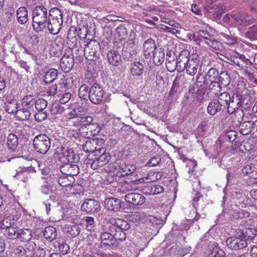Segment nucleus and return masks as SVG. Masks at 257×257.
Here are the masks:
<instances>
[{"label": "nucleus", "instance_id": "f257e3e1", "mask_svg": "<svg viewBox=\"0 0 257 257\" xmlns=\"http://www.w3.org/2000/svg\"><path fill=\"white\" fill-rule=\"evenodd\" d=\"M130 228V225L126 220L120 218H110L106 224L99 229V239L105 245L117 246V240L125 239V230Z\"/></svg>", "mask_w": 257, "mask_h": 257}, {"label": "nucleus", "instance_id": "f03ea898", "mask_svg": "<svg viewBox=\"0 0 257 257\" xmlns=\"http://www.w3.org/2000/svg\"><path fill=\"white\" fill-rule=\"evenodd\" d=\"M50 16V11L43 6H36L33 11V28L39 33L46 29L48 21Z\"/></svg>", "mask_w": 257, "mask_h": 257}, {"label": "nucleus", "instance_id": "7ed1b4c3", "mask_svg": "<svg viewBox=\"0 0 257 257\" xmlns=\"http://www.w3.org/2000/svg\"><path fill=\"white\" fill-rule=\"evenodd\" d=\"M50 15L46 29L50 34L56 35L60 32L63 22L62 13L59 9L54 8L50 11Z\"/></svg>", "mask_w": 257, "mask_h": 257}, {"label": "nucleus", "instance_id": "20e7f679", "mask_svg": "<svg viewBox=\"0 0 257 257\" xmlns=\"http://www.w3.org/2000/svg\"><path fill=\"white\" fill-rule=\"evenodd\" d=\"M220 103L223 105V107L226 109L227 108L228 112L230 114L233 113L238 109L237 103L239 102V97L237 96L232 97L230 94L226 92L220 93L217 99Z\"/></svg>", "mask_w": 257, "mask_h": 257}, {"label": "nucleus", "instance_id": "39448f33", "mask_svg": "<svg viewBox=\"0 0 257 257\" xmlns=\"http://www.w3.org/2000/svg\"><path fill=\"white\" fill-rule=\"evenodd\" d=\"M33 146L35 150L38 153L45 154L50 148V139L46 135L40 134L37 135L33 140Z\"/></svg>", "mask_w": 257, "mask_h": 257}, {"label": "nucleus", "instance_id": "423d86ee", "mask_svg": "<svg viewBox=\"0 0 257 257\" xmlns=\"http://www.w3.org/2000/svg\"><path fill=\"white\" fill-rule=\"evenodd\" d=\"M58 156L60 161L64 164L76 163L79 161V156L72 149L61 147Z\"/></svg>", "mask_w": 257, "mask_h": 257}, {"label": "nucleus", "instance_id": "0eeeda50", "mask_svg": "<svg viewBox=\"0 0 257 257\" xmlns=\"http://www.w3.org/2000/svg\"><path fill=\"white\" fill-rule=\"evenodd\" d=\"M113 170L117 176L120 177L134 174L136 166L134 164H125L123 162H116L113 165Z\"/></svg>", "mask_w": 257, "mask_h": 257}, {"label": "nucleus", "instance_id": "6e6552de", "mask_svg": "<svg viewBox=\"0 0 257 257\" xmlns=\"http://www.w3.org/2000/svg\"><path fill=\"white\" fill-rule=\"evenodd\" d=\"M227 246L232 250L243 249L248 245V242L241 234L228 237L226 239Z\"/></svg>", "mask_w": 257, "mask_h": 257}, {"label": "nucleus", "instance_id": "1a4fd4ad", "mask_svg": "<svg viewBox=\"0 0 257 257\" xmlns=\"http://www.w3.org/2000/svg\"><path fill=\"white\" fill-rule=\"evenodd\" d=\"M100 45L96 40H91L85 47L84 55L88 60H95L99 57Z\"/></svg>", "mask_w": 257, "mask_h": 257}, {"label": "nucleus", "instance_id": "9d476101", "mask_svg": "<svg viewBox=\"0 0 257 257\" xmlns=\"http://www.w3.org/2000/svg\"><path fill=\"white\" fill-rule=\"evenodd\" d=\"M104 91L96 83H94L89 90L88 97L93 104H99L103 100Z\"/></svg>", "mask_w": 257, "mask_h": 257}, {"label": "nucleus", "instance_id": "9b49d317", "mask_svg": "<svg viewBox=\"0 0 257 257\" xmlns=\"http://www.w3.org/2000/svg\"><path fill=\"white\" fill-rule=\"evenodd\" d=\"M74 65L73 54L72 50H66L63 54L60 61V66L62 70L65 72H69Z\"/></svg>", "mask_w": 257, "mask_h": 257}, {"label": "nucleus", "instance_id": "f8f14e48", "mask_svg": "<svg viewBox=\"0 0 257 257\" xmlns=\"http://www.w3.org/2000/svg\"><path fill=\"white\" fill-rule=\"evenodd\" d=\"M191 59L189 50H183L179 55L176 62H175V68H177L180 72L184 71L185 66Z\"/></svg>", "mask_w": 257, "mask_h": 257}, {"label": "nucleus", "instance_id": "ddd939ff", "mask_svg": "<svg viewBox=\"0 0 257 257\" xmlns=\"http://www.w3.org/2000/svg\"><path fill=\"white\" fill-rule=\"evenodd\" d=\"M82 211L87 213H97L100 210V205L98 201L94 199H86L81 204Z\"/></svg>", "mask_w": 257, "mask_h": 257}, {"label": "nucleus", "instance_id": "4468645a", "mask_svg": "<svg viewBox=\"0 0 257 257\" xmlns=\"http://www.w3.org/2000/svg\"><path fill=\"white\" fill-rule=\"evenodd\" d=\"M71 97V94L67 90V83L64 82L59 83V89L56 96V100L61 104H65L69 101Z\"/></svg>", "mask_w": 257, "mask_h": 257}, {"label": "nucleus", "instance_id": "2eb2a0df", "mask_svg": "<svg viewBox=\"0 0 257 257\" xmlns=\"http://www.w3.org/2000/svg\"><path fill=\"white\" fill-rule=\"evenodd\" d=\"M124 199L127 203L135 206L142 205L146 201V198L142 194L135 192L127 193Z\"/></svg>", "mask_w": 257, "mask_h": 257}, {"label": "nucleus", "instance_id": "dca6fc26", "mask_svg": "<svg viewBox=\"0 0 257 257\" xmlns=\"http://www.w3.org/2000/svg\"><path fill=\"white\" fill-rule=\"evenodd\" d=\"M51 179L52 181H51V182L52 183L53 185L55 186L56 184H58L61 187L70 186L74 182V177L71 176H66L63 174H62L59 177L52 176Z\"/></svg>", "mask_w": 257, "mask_h": 257}, {"label": "nucleus", "instance_id": "f3484780", "mask_svg": "<svg viewBox=\"0 0 257 257\" xmlns=\"http://www.w3.org/2000/svg\"><path fill=\"white\" fill-rule=\"evenodd\" d=\"M197 54H192L191 59L185 67L187 74L190 76H194L198 72L199 61L197 60Z\"/></svg>", "mask_w": 257, "mask_h": 257}, {"label": "nucleus", "instance_id": "a211bd4d", "mask_svg": "<svg viewBox=\"0 0 257 257\" xmlns=\"http://www.w3.org/2000/svg\"><path fill=\"white\" fill-rule=\"evenodd\" d=\"M157 48L155 41L152 38L146 40L143 45V54L146 58L149 59L152 57L153 54Z\"/></svg>", "mask_w": 257, "mask_h": 257}, {"label": "nucleus", "instance_id": "6ab92c4d", "mask_svg": "<svg viewBox=\"0 0 257 257\" xmlns=\"http://www.w3.org/2000/svg\"><path fill=\"white\" fill-rule=\"evenodd\" d=\"M231 19L237 25L243 26H247L252 23L251 17L245 14L236 13L231 16Z\"/></svg>", "mask_w": 257, "mask_h": 257}, {"label": "nucleus", "instance_id": "aec40b11", "mask_svg": "<svg viewBox=\"0 0 257 257\" xmlns=\"http://www.w3.org/2000/svg\"><path fill=\"white\" fill-rule=\"evenodd\" d=\"M60 171L63 175L73 177L79 173V168L75 164L67 163L60 167Z\"/></svg>", "mask_w": 257, "mask_h": 257}, {"label": "nucleus", "instance_id": "412c9836", "mask_svg": "<svg viewBox=\"0 0 257 257\" xmlns=\"http://www.w3.org/2000/svg\"><path fill=\"white\" fill-rule=\"evenodd\" d=\"M74 125L75 126H82L87 128L90 125L97 126V123L94 122L93 117L88 115L80 116L77 120L74 121Z\"/></svg>", "mask_w": 257, "mask_h": 257}, {"label": "nucleus", "instance_id": "4be33fe9", "mask_svg": "<svg viewBox=\"0 0 257 257\" xmlns=\"http://www.w3.org/2000/svg\"><path fill=\"white\" fill-rule=\"evenodd\" d=\"M105 208L110 211H118L121 208V201L116 198H106L104 201Z\"/></svg>", "mask_w": 257, "mask_h": 257}, {"label": "nucleus", "instance_id": "5701e85b", "mask_svg": "<svg viewBox=\"0 0 257 257\" xmlns=\"http://www.w3.org/2000/svg\"><path fill=\"white\" fill-rule=\"evenodd\" d=\"M224 109L223 105L220 104L219 101L216 99L211 100L207 108V112L211 115H214Z\"/></svg>", "mask_w": 257, "mask_h": 257}, {"label": "nucleus", "instance_id": "b1692460", "mask_svg": "<svg viewBox=\"0 0 257 257\" xmlns=\"http://www.w3.org/2000/svg\"><path fill=\"white\" fill-rule=\"evenodd\" d=\"M94 156H96L103 166L106 165L110 159V156L108 153H105V150L103 148L95 150Z\"/></svg>", "mask_w": 257, "mask_h": 257}, {"label": "nucleus", "instance_id": "393cba45", "mask_svg": "<svg viewBox=\"0 0 257 257\" xmlns=\"http://www.w3.org/2000/svg\"><path fill=\"white\" fill-rule=\"evenodd\" d=\"M107 58L109 63L115 66H118L121 62V58L119 53L115 51L107 52Z\"/></svg>", "mask_w": 257, "mask_h": 257}, {"label": "nucleus", "instance_id": "a878e982", "mask_svg": "<svg viewBox=\"0 0 257 257\" xmlns=\"http://www.w3.org/2000/svg\"><path fill=\"white\" fill-rule=\"evenodd\" d=\"M214 33V30L208 26H206L205 28H202L197 31L199 36L204 42L213 36Z\"/></svg>", "mask_w": 257, "mask_h": 257}, {"label": "nucleus", "instance_id": "bb28decb", "mask_svg": "<svg viewBox=\"0 0 257 257\" xmlns=\"http://www.w3.org/2000/svg\"><path fill=\"white\" fill-rule=\"evenodd\" d=\"M17 18L18 22L21 24H25L29 21L28 12L26 7H21L18 9Z\"/></svg>", "mask_w": 257, "mask_h": 257}, {"label": "nucleus", "instance_id": "cd10ccee", "mask_svg": "<svg viewBox=\"0 0 257 257\" xmlns=\"http://www.w3.org/2000/svg\"><path fill=\"white\" fill-rule=\"evenodd\" d=\"M144 65L140 61L134 62L131 64L130 72L134 76H140L144 72Z\"/></svg>", "mask_w": 257, "mask_h": 257}, {"label": "nucleus", "instance_id": "c85d7f7f", "mask_svg": "<svg viewBox=\"0 0 257 257\" xmlns=\"http://www.w3.org/2000/svg\"><path fill=\"white\" fill-rule=\"evenodd\" d=\"M63 231L69 237L74 238L79 234L80 228L77 225H67L64 228Z\"/></svg>", "mask_w": 257, "mask_h": 257}, {"label": "nucleus", "instance_id": "c756f323", "mask_svg": "<svg viewBox=\"0 0 257 257\" xmlns=\"http://www.w3.org/2000/svg\"><path fill=\"white\" fill-rule=\"evenodd\" d=\"M35 104V99L32 95H27L25 96L22 100L21 106L28 109L30 112L34 110V106Z\"/></svg>", "mask_w": 257, "mask_h": 257}, {"label": "nucleus", "instance_id": "7c9ffc66", "mask_svg": "<svg viewBox=\"0 0 257 257\" xmlns=\"http://www.w3.org/2000/svg\"><path fill=\"white\" fill-rule=\"evenodd\" d=\"M154 64L157 66L161 65L165 60V52L162 48H159L152 55Z\"/></svg>", "mask_w": 257, "mask_h": 257}, {"label": "nucleus", "instance_id": "2f4dec72", "mask_svg": "<svg viewBox=\"0 0 257 257\" xmlns=\"http://www.w3.org/2000/svg\"><path fill=\"white\" fill-rule=\"evenodd\" d=\"M7 140V145L9 149L12 151H15L19 144L18 138L15 134L11 133L8 135Z\"/></svg>", "mask_w": 257, "mask_h": 257}, {"label": "nucleus", "instance_id": "473e14b6", "mask_svg": "<svg viewBox=\"0 0 257 257\" xmlns=\"http://www.w3.org/2000/svg\"><path fill=\"white\" fill-rule=\"evenodd\" d=\"M31 114V112L28 110V109L22 107V108L18 109L15 115L19 120H26L30 118Z\"/></svg>", "mask_w": 257, "mask_h": 257}, {"label": "nucleus", "instance_id": "72a5a7b5", "mask_svg": "<svg viewBox=\"0 0 257 257\" xmlns=\"http://www.w3.org/2000/svg\"><path fill=\"white\" fill-rule=\"evenodd\" d=\"M219 77L220 76L218 70L215 68H211L207 72L205 79V81L208 80L211 82L214 81H216Z\"/></svg>", "mask_w": 257, "mask_h": 257}, {"label": "nucleus", "instance_id": "f704fd0d", "mask_svg": "<svg viewBox=\"0 0 257 257\" xmlns=\"http://www.w3.org/2000/svg\"><path fill=\"white\" fill-rule=\"evenodd\" d=\"M244 238L248 241L253 239L257 235V229L255 228H247L240 233Z\"/></svg>", "mask_w": 257, "mask_h": 257}, {"label": "nucleus", "instance_id": "c9c22d12", "mask_svg": "<svg viewBox=\"0 0 257 257\" xmlns=\"http://www.w3.org/2000/svg\"><path fill=\"white\" fill-rule=\"evenodd\" d=\"M57 232L56 228L52 226L45 228L44 231V236L47 239L52 240L57 236Z\"/></svg>", "mask_w": 257, "mask_h": 257}, {"label": "nucleus", "instance_id": "e433bc0d", "mask_svg": "<svg viewBox=\"0 0 257 257\" xmlns=\"http://www.w3.org/2000/svg\"><path fill=\"white\" fill-rule=\"evenodd\" d=\"M204 44L215 50H219L222 48L221 43L215 39L213 36L205 41Z\"/></svg>", "mask_w": 257, "mask_h": 257}, {"label": "nucleus", "instance_id": "4c0bfd02", "mask_svg": "<svg viewBox=\"0 0 257 257\" xmlns=\"http://www.w3.org/2000/svg\"><path fill=\"white\" fill-rule=\"evenodd\" d=\"M58 71L55 69H51L47 72L44 77V82L49 83L53 82L57 77Z\"/></svg>", "mask_w": 257, "mask_h": 257}, {"label": "nucleus", "instance_id": "58836bf2", "mask_svg": "<svg viewBox=\"0 0 257 257\" xmlns=\"http://www.w3.org/2000/svg\"><path fill=\"white\" fill-rule=\"evenodd\" d=\"M19 231L17 228L14 227L9 226L7 227L4 231V234L9 238L11 239H15L18 238Z\"/></svg>", "mask_w": 257, "mask_h": 257}, {"label": "nucleus", "instance_id": "ea45409f", "mask_svg": "<svg viewBox=\"0 0 257 257\" xmlns=\"http://www.w3.org/2000/svg\"><path fill=\"white\" fill-rule=\"evenodd\" d=\"M114 35L115 37H117L118 40H124L127 35V29L124 26L120 25L115 29Z\"/></svg>", "mask_w": 257, "mask_h": 257}, {"label": "nucleus", "instance_id": "a19ab883", "mask_svg": "<svg viewBox=\"0 0 257 257\" xmlns=\"http://www.w3.org/2000/svg\"><path fill=\"white\" fill-rule=\"evenodd\" d=\"M18 236V238L21 239L22 241L27 242L31 239L32 232L30 230L28 229L20 230L19 231Z\"/></svg>", "mask_w": 257, "mask_h": 257}, {"label": "nucleus", "instance_id": "79ce46f5", "mask_svg": "<svg viewBox=\"0 0 257 257\" xmlns=\"http://www.w3.org/2000/svg\"><path fill=\"white\" fill-rule=\"evenodd\" d=\"M95 142L93 140H87L84 144L82 145V149L85 152H89L90 153H94L96 149V148L94 147V144Z\"/></svg>", "mask_w": 257, "mask_h": 257}, {"label": "nucleus", "instance_id": "37998d69", "mask_svg": "<svg viewBox=\"0 0 257 257\" xmlns=\"http://www.w3.org/2000/svg\"><path fill=\"white\" fill-rule=\"evenodd\" d=\"M209 93H212L215 95H218L221 91V86L220 84L217 81H214L210 82L209 85Z\"/></svg>", "mask_w": 257, "mask_h": 257}, {"label": "nucleus", "instance_id": "c03bdc74", "mask_svg": "<svg viewBox=\"0 0 257 257\" xmlns=\"http://www.w3.org/2000/svg\"><path fill=\"white\" fill-rule=\"evenodd\" d=\"M220 35L225 38L224 43L227 45H234L238 42L237 38L235 37L230 36L223 32H221Z\"/></svg>", "mask_w": 257, "mask_h": 257}, {"label": "nucleus", "instance_id": "a18cd8bd", "mask_svg": "<svg viewBox=\"0 0 257 257\" xmlns=\"http://www.w3.org/2000/svg\"><path fill=\"white\" fill-rule=\"evenodd\" d=\"M51 181H52L51 176L49 177V179L47 183L41 186V190L42 193L47 195L53 192L54 185H53Z\"/></svg>", "mask_w": 257, "mask_h": 257}, {"label": "nucleus", "instance_id": "49530a36", "mask_svg": "<svg viewBox=\"0 0 257 257\" xmlns=\"http://www.w3.org/2000/svg\"><path fill=\"white\" fill-rule=\"evenodd\" d=\"M86 165L87 166H90L93 170H96L103 167L96 156H94V158L89 159L86 163Z\"/></svg>", "mask_w": 257, "mask_h": 257}, {"label": "nucleus", "instance_id": "de8ad7c7", "mask_svg": "<svg viewBox=\"0 0 257 257\" xmlns=\"http://www.w3.org/2000/svg\"><path fill=\"white\" fill-rule=\"evenodd\" d=\"M18 109V104L16 100L8 102L6 106V111L9 113L16 114Z\"/></svg>", "mask_w": 257, "mask_h": 257}, {"label": "nucleus", "instance_id": "09e8293b", "mask_svg": "<svg viewBox=\"0 0 257 257\" xmlns=\"http://www.w3.org/2000/svg\"><path fill=\"white\" fill-rule=\"evenodd\" d=\"M47 104V101L43 98L35 99V107L37 111L45 110Z\"/></svg>", "mask_w": 257, "mask_h": 257}, {"label": "nucleus", "instance_id": "8fccbe9b", "mask_svg": "<svg viewBox=\"0 0 257 257\" xmlns=\"http://www.w3.org/2000/svg\"><path fill=\"white\" fill-rule=\"evenodd\" d=\"M29 173L26 170H20L17 172V173L14 175V177L17 179L22 181L24 182H26L28 180Z\"/></svg>", "mask_w": 257, "mask_h": 257}, {"label": "nucleus", "instance_id": "3c124183", "mask_svg": "<svg viewBox=\"0 0 257 257\" xmlns=\"http://www.w3.org/2000/svg\"><path fill=\"white\" fill-rule=\"evenodd\" d=\"M227 62L232 65H235L241 68L244 67L243 65L240 63L238 60L236 53H235V55H231L229 58H227Z\"/></svg>", "mask_w": 257, "mask_h": 257}, {"label": "nucleus", "instance_id": "603ef678", "mask_svg": "<svg viewBox=\"0 0 257 257\" xmlns=\"http://www.w3.org/2000/svg\"><path fill=\"white\" fill-rule=\"evenodd\" d=\"M155 14L158 15L161 18V21L162 22H166L168 20V17L170 16L169 12L164 9H157L155 10Z\"/></svg>", "mask_w": 257, "mask_h": 257}, {"label": "nucleus", "instance_id": "864d4df0", "mask_svg": "<svg viewBox=\"0 0 257 257\" xmlns=\"http://www.w3.org/2000/svg\"><path fill=\"white\" fill-rule=\"evenodd\" d=\"M59 89V84L58 85L52 84L49 86L46 90V93L49 96L57 95L58 90Z\"/></svg>", "mask_w": 257, "mask_h": 257}, {"label": "nucleus", "instance_id": "5fc2aeb1", "mask_svg": "<svg viewBox=\"0 0 257 257\" xmlns=\"http://www.w3.org/2000/svg\"><path fill=\"white\" fill-rule=\"evenodd\" d=\"M88 87L86 84H82L79 90V96L80 98L85 99L88 95Z\"/></svg>", "mask_w": 257, "mask_h": 257}, {"label": "nucleus", "instance_id": "6e6d98bb", "mask_svg": "<svg viewBox=\"0 0 257 257\" xmlns=\"http://www.w3.org/2000/svg\"><path fill=\"white\" fill-rule=\"evenodd\" d=\"M47 113L46 112V111H37V112L35 114V119L37 122L44 121L47 118Z\"/></svg>", "mask_w": 257, "mask_h": 257}, {"label": "nucleus", "instance_id": "4d7b16f0", "mask_svg": "<svg viewBox=\"0 0 257 257\" xmlns=\"http://www.w3.org/2000/svg\"><path fill=\"white\" fill-rule=\"evenodd\" d=\"M51 111L54 115L60 114L63 112L64 108L59 104H55L52 105Z\"/></svg>", "mask_w": 257, "mask_h": 257}, {"label": "nucleus", "instance_id": "13d9d810", "mask_svg": "<svg viewBox=\"0 0 257 257\" xmlns=\"http://www.w3.org/2000/svg\"><path fill=\"white\" fill-rule=\"evenodd\" d=\"M64 42V41L63 39H62L61 37H57L56 38L54 42L53 45L56 46L57 47L56 50H58L59 52H61L63 48ZM56 52L58 53L57 51H56Z\"/></svg>", "mask_w": 257, "mask_h": 257}, {"label": "nucleus", "instance_id": "bf43d9fd", "mask_svg": "<svg viewBox=\"0 0 257 257\" xmlns=\"http://www.w3.org/2000/svg\"><path fill=\"white\" fill-rule=\"evenodd\" d=\"M161 161V157L159 156H156L153 157L147 163V165L149 167H154L158 165Z\"/></svg>", "mask_w": 257, "mask_h": 257}, {"label": "nucleus", "instance_id": "052dcab7", "mask_svg": "<svg viewBox=\"0 0 257 257\" xmlns=\"http://www.w3.org/2000/svg\"><path fill=\"white\" fill-rule=\"evenodd\" d=\"M46 251L45 249L42 247H39L37 250L30 255V257H44Z\"/></svg>", "mask_w": 257, "mask_h": 257}, {"label": "nucleus", "instance_id": "680f3d73", "mask_svg": "<svg viewBox=\"0 0 257 257\" xmlns=\"http://www.w3.org/2000/svg\"><path fill=\"white\" fill-rule=\"evenodd\" d=\"M237 133L233 131L227 132L226 134V140L233 142L236 139Z\"/></svg>", "mask_w": 257, "mask_h": 257}, {"label": "nucleus", "instance_id": "e2e57ef3", "mask_svg": "<svg viewBox=\"0 0 257 257\" xmlns=\"http://www.w3.org/2000/svg\"><path fill=\"white\" fill-rule=\"evenodd\" d=\"M237 57L238 58V60L242 61L246 65L250 66L253 65V63L250 60L246 58L243 54H240L236 52Z\"/></svg>", "mask_w": 257, "mask_h": 257}, {"label": "nucleus", "instance_id": "0e129e2a", "mask_svg": "<svg viewBox=\"0 0 257 257\" xmlns=\"http://www.w3.org/2000/svg\"><path fill=\"white\" fill-rule=\"evenodd\" d=\"M85 220L86 223L87 229L89 231L92 230L94 223V218L92 217H86Z\"/></svg>", "mask_w": 257, "mask_h": 257}, {"label": "nucleus", "instance_id": "69168bd1", "mask_svg": "<svg viewBox=\"0 0 257 257\" xmlns=\"http://www.w3.org/2000/svg\"><path fill=\"white\" fill-rule=\"evenodd\" d=\"M79 111L76 109H74L73 108L70 111H69L66 115V117L68 119H71L74 118L78 117V118L80 117L79 115L78 114V112Z\"/></svg>", "mask_w": 257, "mask_h": 257}, {"label": "nucleus", "instance_id": "338daca9", "mask_svg": "<svg viewBox=\"0 0 257 257\" xmlns=\"http://www.w3.org/2000/svg\"><path fill=\"white\" fill-rule=\"evenodd\" d=\"M239 102H238V105H239L238 106V108L241 106H242L243 105L246 106L247 107H248L249 105L250 104V99H249V97H246V98H241V99H240L239 98Z\"/></svg>", "mask_w": 257, "mask_h": 257}, {"label": "nucleus", "instance_id": "774afa93", "mask_svg": "<svg viewBox=\"0 0 257 257\" xmlns=\"http://www.w3.org/2000/svg\"><path fill=\"white\" fill-rule=\"evenodd\" d=\"M77 32V29L75 27H71L69 30L68 31V34H67V37L68 38H75L77 35H78L79 34H76Z\"/></svg>", "mask_w": 257, "mask_h": 257}]
</instances>
